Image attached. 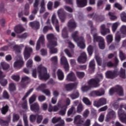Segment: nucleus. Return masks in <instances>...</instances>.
Listing matches in <instances>:
<instances>
[{
  "label": "nucleus",
  "mask_w": 126,
  "mask_h": 126,
  "mask_svg": "<svg viewBox=\"0 0 126 126\" xmlns=\"http://www.w3.org/2000/svg\"><path fill=\"white\" fill-rule=\"evenodd\" d=\"M78 7H84L87 5V0H76Z\"/></svg>",
  "instance_id": "23"
},
{
  "label": "nucleus",
  "mask_w": 126,
  "mask_h": 126,
  "mask_svg": "<svg viewBox=\"0 0 126 126\" xmlns=\"http://www.w3.org/2000/svg\"><path fill=\"white\" fill-rule=\"evenodd\" d=\"M37 119V116L36 115L32 114L30 117V120L31 123H34Z\"/></svg>",
  "instance_id": "55"
},
{
  "label": "nucleus",
  "mask_w": 126,
  "mask_h": 126,
  "mask_svg": "<svg viewBox=\"0 0 126 126\" xmlns=\"http://www.w3.org/2000/svg\"><path fill=\"white\" fill-rule=\"evenodd\" d=\"M61 109H62L59 111V114L61 116H64V115H65L67 107L66 105H63Z\"/></svg>",
  "instance_id": "33"
},
{
  "label": "nucleus",
  "mask_w": 126,
  "mask_h": 126,
  "mask_svg": "<svg viewBox=\"0 0 126 126\" xmlns=\"http://www.w3.org/2000/svg\"><path fill=\"white\" fill-rule=\"evenodd\" d=\"M30 81V78L28 76H24L22 77L21 87L22 88H26V85L29 83Z\"/></svg>",
  "instance_id": "15"
},
{
  "label": "nucleus",
  "mask_w": 126,
  "mask_h": 126,
  "mask_svg": "<svg viewBox=\"0 0 126 126\" xmlns=\"http://www.w3.org/2000/svg\"><path fill=\"white\" fill-rule=\"evenodd\" d=\"M83 102H84V104L87 105L88 106H90L92 103L90 102V100L87 97H84L83 98Z\"/></svg>",
  "instance_id": "51"
},
{
  "label": "nucleus",
  "mask_w": 126,
  "mask_h": 126,
  "mask_svg": "<svg viewBox=\"0 0 126 126\" xmlns=\"http://www.w3.org/2000/svg\"><path fill=\"white\" fill-rule=\"evenodd\" d=\"M93 19L96 20V21H99L100 22H102V21H104L105 19V17L104 15H98L97 14H95L93 17Z\"/></svg>",
  "instance_id": "30"
},
{
  "label": "nucleus",
  "mask_w": 126,
  "mask_h": 126,
  "mask_svg": "<svg viewBox=\"0 0 126 126\" xmlns=\"http://www.w3.org/2000/svg\"><path fill=\"white\" fill-rule=\"evenodd\" d=\"M0 125L1 126H8V123L6 122L5 120H3V119H0Z\"/></svg>",
  "instance_id": "57"
},
{
  "label": "nucleus",
  "mask_w": 126,
  "mask_h": 126,
  "mask_svg": "<svg viewBox=\"0 0 126 126\" xmlns=\"http://www.w3.org/2000/svg\"><path fill=\"white\" fill-rule=\"evenodd\" d=\"M67 26L70 32H71V30L75 29L77 26L76 25V23H75V21L72 19H71L68 21Z\"/></svg>",
  "instance_id": "17"
},
{
  "label": "nucleus",
  "mask_w": 126,
  "mask_h": 126,
  "mask_svg": "<svg viewBox=\"0 0 126 126\" xmlns=\"http://www.w3.org/2000/svg\"><path fill=\"white\" fill-rule=\"evenodd\" d=\"M66 80L67 81H70L74 82V81H76V77L75 76V74L73 72H71L67 74L66 78Z\"/></svg>",
  "instance_id": "18"
},
{
  "label": "nucleus",
  "mask_w": 126,
  "mask_h": 126,
  "mask_svg": "<svg viewBox=\"0 0 126 126\" xmlns=\"http://www.w3.org/2000/svg\"><path fill=\"white\" fill-rule=\"evenodd\" d=\"M93 37L94 43H96V42H97V43H100L104 40V38L101 36H98V33H97L96 32H95L93 35Z\"/></svg>",
  "instance_id": "21"
},
{
  "label": "nucleus",
  "mask_w": 126,
  "mask_h": 126,
  "mask_svg": "<svg viewBox=\"0 0 126 126\" xmlns=\"http://www.w3.org/2000/svg\"><path fill=\"white\" fill-rule=\"evenodd\" d=\"M19 119H20V115H19V114L14 113L13 114V123H16V122H18V121H19Z\"/></svg>",
  "instance_id": "41"
},
{
  "label": "nucleus",
  "mask_w": 126,
  "mask_h": 126,
  "mask_svg": "<svg viewBox=\"0 0 126 126\" xmlns=\"http://www.w3.org/2000/svg\"><path fill=\"white\" fill-rule=\"evenodd\" d=\"M88 25L91 28V32H92V34H93V33H94V32H96L97 31V30L96 29V28H94L93 27V22H92V21H88Z\"/></svg>",
  "instance_id": "40"
},
{
  "label": "nucleus",
  "mask_w": 126,
  "mask_h": 126,
  "mask_svg": "<svg viewBox=\"0 0 126 126\" xmlns=\"http://www.w3.org/2000/svg\"><path fill=\"white\" fill-rule=\"evenodd\" d=\"M4 76L2 75V77L0 78V84L1 86H6V84H7V80L3 79Z\"/></svg>",
  "instance_id": "39"
},
{
  "label": "nucleus",
  "mask_w": 126,
  "mask_h": 126,
  "mask_svg": "<svg viewBox=\"0 0 126 126\" xmlns=\"http://www.w3.org/2000/svg\"><path fill=\"white\" fill-rule=\"evenodd\" d=\"M121 18L123 22H126V13L125 12H123L121 14Z\"/></svg>",
  "instance_id": "64"
},
{
  "label": "nucleus",
  "mask_w": 126,
  "mask_h": 126,
  "mask_svg": "<svg viewBox=\"0 0 126 126\" xmlns=\"http://www.w3.org/2000/svg\"><path fill=\"white\" fill-rule=\"evenodd\" d=\"M47 8L48 10H53V2L49 1L47 3Z\"/></svg>",
  "instance_id": "63"
},
{
  "label": "nucleus",
  "mask_w": 126,
  "mask_h": 126,
  "mask_svg": "<svg viewBox=\"0 0 126 126\" xmlns=\"http://www.w3.org/2000/svg\"><path fill=\"white\" fill-rule=\"evenodd\" d=\"M75 88V83H69L65 85V89L66 91H71L72 90L74 89Z\"/></svg>",
  "instance_id": "28"
},
{
  "label": "nucleus",
  "mask_w": 126,
  "mask_h": 126,
  "mask_svg": "<svg viewBox=\"0 0 126 126\" xmlns=\"http://www.w3.org/2000/svg\"><path fill=\"white\" fill-rule=\"evenodd\" d=\"M119 75V71L118 69L113 71L108 70L105 73V76L108 79H114Z\"/></svg>",
  "instance_id": "5"
},
{
  "label": "nucleus",
  "mask_w": 126,
  "mask_h": 126,
  "mask_svg": "<svg viewBox=\"0 0 126 126\" xmlns=\"http://www.w3.org/2000/svg\"><path fill=\"white\" fill-rule=\"evenodd\" d=\"M3 97L4 99H9V94L6 91H4L3 92Z\"/></svg>",
  "instance_id": "61"
},
{
  "label": "nucleus",
  "mask_w": 126,
  "mask_h": 126,
  "mask_svg": "<svg viewBox=\"0 0 126 126\" xmlns=\"http://www.w3.org/2000/svg\"><path fill=\"white\" fill-rule=\"evenodd\" d=\"M9 109V106L8 105H6L4 106H3L2 109H0L1 113L2 115H6V113L8 112V110Z\"/></svg>",
  "instance_id": "36"
},
{
  "label": "nucleus",
  "mask_w": 126,
  "mask_h": 126,
  "mask_svg": "<svg viewBox=\"0 0 126 126\" xmlns=\"http://www.w3.org/2000/svg\"><path fill=\"white\" fill-rule=\"evenodd\" d=\"M29 25L35 30H38V29H40V22L37 21L30 22Z\"/></svg>",
  "instance_id": "20"
},
{
  "label": "nucleus",
  "mask_w": 126,
  "mask_h": 126,
  "mask_svg": "<svg viewBox=\"0 0 126 126\" xmlns=\"http://www.w3.org/2000/svg\"><path fill=\"white\" fill-rule=\"evenodd\" d=\"M87 61V55L85 52L81 54L80 56L78 58V62L80 63H85Z\"/></svg>",
  "instance_id": "16"
},
{
  "label": "nucleus",
  "mask_w": 126,
  "mask_h": 126,
  "mask_svg": "<svg viewBox=\"0 0 126 126\" xmlns=\"http://www.w3.org/2000/svg\"><path fill=\"white\" fill-rule=\"evenodd\" d=\"M32 52H33V49H32V48L29 47H25L24 55V59L26 61H27V60L30 58L31 54H32Z\"/></svg>",
  "instance_id": "10"
},
{
  "label": "nucleus",
  "mask_w": 126,
  "mask_h": 126,
  "mask_svg": "<svg viewBox=\"0 0 126 126\" xmlns=\"http://www.w3.org/2000/svg\"><path fill=\"white\" fill-rule=\"evenodd\" d=\"M62 36L64 39L68 38V33H67V30H66V27H64L62 31Z\"/></svg>",
  "instance_id": "38"
},
{
  "label": "nucleus",
  "mask_w": 126,
  "mask_h": 126,
  "mask_svg": "<svg viewBox=\"0 0 126 126\" xmlns=\"http://www.w3.org/2000/svg\"><path fill=\"white\" fill-rule=\"evenodd\" d=\"M14 31L17 34H20V33H22L24 31V28L22 26L18 25L15 27Z\"/></svg>",
  "instance_id": "25"
},
{
  "label": "nucleus",
  "mask_w": 126,
  "mask_h": 126,
  "mask_svg": "<svg viewBox=\"0 0 126 126\" xmlns=\"http://www.w3.org/2000/svg\"><path fill=\"white\" fill-rule=\"evenodd\" d=\"M47 39L48 41V44L47 45H51L54 44L55 45L57 43V41L55 40V35L53 33H49L47 35Z\"/></svg>",
  "instance_id": "13"
},
{
  "label": "nucleus",
  "mask_w": 126,
  "mask_h": 126,
  "mask_svg": "<svg viewBox=\"0 0 126 126\" xmlns=\"http://www.w3.org/2000/svg\"><path fill=\"white\" fill-rule=\"evenodd\" d=\"M118 116L121 122L126 124V113L122 108L118 110Z\"/></svg>",
  "instance_id": "7"
},
{
  "label": "nucleus",
  "mask_w": 126,
  "mask_h": 126,
  "mask_svg": "<svg viewBox=\"0 0 126 126\" xmlns=\"http://www.w3.org/2000/svg\"><path fill=\"white\" fill-rule=\"evenodd\" d=\"M107 115L111 119H114L116 118V112H115V111H114L113 110H111L108 112Z\"/></svg>",
  "instance_id": "48"
},
{
  "label": "nucleus",
  "mask_w": 126,
  "mask_h": 126,
  "mask_svg": "<svg viewBox=\"0 0 126 126\" xmlns=\"http://www.w3.org/2000/svg\"><path fill=\"white\" fill-rule=\"evenodd\" d=\"M58 46V43L55 44H47V48H49L50 54H57L58 53V48H56Z\"/></svg>",
  "instance_id": "12"
},
{
  "label": "nucleus",
  "mask_w": 126,
  "mask_h": 126,
  "mask_svg": "<svg viewBox=\"0 0 126 126\" xmlns=\"http://www.w3.org/2000/svg\"><path fill=\"white\" fill-rule=\"evenodd\" d=\"M96 62L99 66H102V59L99 56L95 57Z\"/></svg>",
  "instance_id": "52"
},
{
  "label": "nucleus",
  "mask_w": 126,
  "mask_h": 126,
  "mask_svg": "<svg viewBox=\"0 0 126 126\" xmlns=\"http://www.w3.org/2000/svg\"><path fill=\"white\" fill-rule=\"evenodd\" d=\"M16 90L15 88V85L13 83H11L9 85V90L11 92L15 91Z\"/></svg>",
  "instance_id": "56"
},
{
  "label": "nucleus",
  "mask_w": 126,
  "mask_h": 126,
  "mask_svg": "<svg viewBox=\"0 0 126 126\" xmlns=\"http://www.w3.org/2000/svg\"><path fill=\"white\" fill-rule=\"evenodd\" d=\"M108 15L110 17V19H111V20L114 21V20L117 19V16H115L114 13H113L111 12H109L108 13Z\"/></svg>",
  "instance_id": "59"
},
{
  "label": "nucleus",
  "mask_w": 126,
  "mask_h": 126,
  "mask_svg": "<svg viewBox=\"0 0 126 126\" xmlns=\"http://www.w3.org/2000/svg\"><path fill=\"white\" fill-rule=\"evenodd\" d=\"M30 8V6L29 4L27 3L25 5V12H24V15L26 16H28L29 15V8Z\"/></svg>",
  "instance_id": "44"
},
{
  "label": "nucleus",
  "mask_w": 126,
  "mask_h": 126,
  "mask_svg": "<svg viewBox=\"0 0 126 126\" xmlns=\"http://www.w3.org/2000/svg\"><path fill=\"white\" fill-rule=\"evenodd\" d=\"M76 75L80 79H82L85 76V73L84 72L77 71L76 72Z\"/></svg>",
  "instance_id": "46"
},
{
  "label": "nucleus",
  "mask_w": 126,
  "mask_h": 126,
  "mask_svg": "<svg viewBox=\"0 0 126 126\" xmlns=\"http://www.w3.org/2000/svg\"><path fill=\"white\" fill-rule=\"evenodd\" d=\"M61 64L64 65L63 67L65 69V71L67 72L69 70V65L68 64V62H67V60L65 57H62L61 59Z\"/></svg>",
  "instance_id": "11"
},
{
  "label": "nucleus",
  "mask_w": 126,
  "mask_h": 126,
  "mask_svg": "<svg viewBox=\"0 0 126 126\" xmlns=\"http://www.w3.org/2000/svg\"><path fill=\"white\" fill-rule=\"evenodd\" d=\"M101 33L103 36L107 35L110 33V29L106 28V26L104 24L100 27Z\"/></svg>",
  "instance_id": "22"
},
{
  "label": "nucleus",
  "mask_w": 126,
  "mask_h": 126,
  "mask_svg": "<svg viewBox=\"0 0 126 126\" xmlns=\"http://www.w3.org/2000/svg\"><path fill=\"white\" fill-rule=\"evenodd\" d=\"M43 121V116L38 115L36 117V123L37 124H41Z\"/></svg>",
  "instance_id": "58"
},
{
  "label": "nucleus",
  "mask_w": 126,
  "mask_h": 126,
  "mask_svg": "<svg viewBox=\"0 0 126 126\" xmlns=\"http://www.w3.org/2000/svg\"><path fill=\"white\" fill-rule=\"evenodd\" d=\"M107 104V99L104 97H101L98 100L94 101V107L96 108H99V107H102Z\"/></svg>",
  "instance_id": "6"
},
{
  "label": "nucleus",
  "mask_w": 126,
  "mask_h": 126,
  "mask_svg": "<svg viewBox=\"0 0 126 126\" xmlns=\"http://www.w3.org/2000/svg\"><path fill=\"white\" fill-rule=\"evenodd\" d=\"M58 14L61 22H64L66 17L65 11H64V10L63 9H60L58 11Z\"/></svg>",
  "instance_id": "14"
},
{
  "label": "nucleus",
  "mask_w": 126,
  "mask_h": 126,
  "mask_svg": "<svg viewBox=\"0 0 126 126\" xmlns=\"http://www.w3.org/2000/svg\"><path fill=\"white\" fill-rule=\"evenodd\" d=\"M57 76L59 80L62 81L64 79V74L63 73V71L60 69H59L57 71Z\"/></svg>",
  "instance_id": "29"
},
{
  "label": "nucleus",
  "mask_w": 126,
  "mask_h": 126,
  "mask_svg": "<svg viewBox=\"0 0 126 126\" xmlns=\"http://www.w3.org/2000/svg\"><path fill=\"white\" fill-rule=\"evenodd\" d=\"M120 77L121 78H126V69L121 68L120 71Z\"/></svg>",
  "instance_id": "45"
},
{
  "label": "nucleus",
  "mask_w": 126,
  "mask_h": 126,
  "mask_svg": "<svg viewBox=\"0 0 126 126\" xmlns=\"http://www.w3.org/2000/svg\"><path fill=\"white\" fill-rule=\"evenodd\" d=\"M75 114H76L75 107L72 106L67 111V116L68 117H73Z\"/></svg>",
  "instance_id": "27"
},
{
  "label": "nucleus",
  "mask_w": 126,
  "mask_h": 126,
  "mask_svg": "<svg viewBox=\"0 0 126 126\" xmlns=\"http://www.w3.org/2000/svg\"><path fill=\"white\" fill-rule=\"evenodd\" d=\"M103 78H104L103 74H99L98 75V78L90 80L88 82V84L89 86L97 88V87H99V86H100V84L99 83L101 80H102Z\"/></svg>",
  "instance_id": "3"
},
{
  "label": "nucleus",
  "mask_w": 126,
  "mask_h": 126,
  "mask_svg": "<svg viewBox=\"0 0 126 126\" xmlns=\"http://www.w3.org/2000/svg\"><path fill=\"white\" fill-rule=\"evenodd\" d=\"M120 32H121L122 34L126 35V26L124 25L122 26L120 29Z\"/></svg>",
  "instance_id": "62"
},
{
  "label": "nucleus",
  "mask_w": 126,
  "mask_h": 126,
  "mask_svg": "<svg viewBox=\"0 0 126 126\" xmlns=\"http://www.w3.org/2000/svg\"><path fill=\"white\" fill-rule=\"evenodd\" d=\"M117 93L119 96H124V90L123 87L120 85L116 86L115 88H112L109 90L110 95H113L114 93Z\"/></svg>",
  "instance_id": "4"
},
{
  "label": "nucleus",
  "mask_w": 126,
  "mask_h": 126,
  "mask_svg": "<svg viewBox=\"0 0 126 126\" xmlns=\"http://www.w3.org/2000/svg\"><path fill=\"white\" fill-rule=\"evenodd\" d=\"M13 49L15 51L16 54L21 53V47L17 45H15L13 47Z\"/></svg>",
  "instance_id": "37"
},
{
  "label": "nucleus",
  "mask_w": 126,
  "mask_h": 126,
  "mask_svg": "<svg viewBox=\"0 0 126 126\" xmlns=\"http://www.w3.org/2000/svg\"><path fill=\"white\" fill-rule=\"evenodd\" d=\"M98 46L99 49L101 50H104V49H105V40H103L100 42L98 43Z\"/></svg>",
  "instance_id": "53"
},
{
  "label": "nucleus",
  "mask_w": 126,
  "mask_h": 126,
  "mask_svg": "<svg viewBox=\"0 0 126 126\" xmlns=\"http://www.w3.org/2000/svg\"><path fill=\"white\" fill-rule=\"evenodd\" d=\"M51 21L52 24L54 26L58 25L59 24V20H58V19H57V16H56V14H53L52 15Z\"/></svg>",
  "instance_id": "32"
},
{
  "label": "nucleus",
  "mask_w": 126,
  "mask_h": 126,
  "mask_svg": "<svg viewBox=\"0 0 126 126\" xmlns=\"http://www.w3.org/2000/svg\"><path fill=\"white\" fill-rule=\"evenodd\" d=\"M119 57L121 60V61H125L126 60V54L123 52L122 50H120L119 51Z\"/></svg>",
  "instance_id": "49"
},
{
  "label": "nucleus",
  "mask_w": 126,
  "mask_h": 126,
  "mask_svg": "<svg viewBox=\"0 0 126 126\" xmlns=\"http://www.w3.org/2000/svg\"><path fill=\"white\" fill-rule=\"evenodd\" d=\"M83 109H84L83 107V105H82L81 103H79L77 107V113H81V112L83 111Z\"/></svg>",
  "instance_id": "50"
},
{
  "label": "nucleus",
  "mask_w": 126,
  "mask_h": 126,
  "mask_svg": "<svg viewBox=\"0 0 126 126\" xmlns=\"http://www.w3.org/2000/svg\"><path fill=\"white\" fill-rule=\"evenodd\" d=\"M74 124L77 126H81V116L80 115H77L74 118Z\"/></svg>",
  "instance_id": "31"
},
{
  "label": "nucleus",
  "mask_w": 126,
  "mask_h": 126,
  "mask_svg": "<svg viewBox=\"0 0 126 126\" xmlns=\"http://www.w3.org/2000/svg\"><path fill=\"white\" fill-rule=\"evenodd\" d=\"M89 67L90 68V73H93L95 70V61H91L89 63Z\"/></svg>",
  "instance_id": "26"
},
{
  "label": "nucleus",
  "mask_w": 126,
  "mask_h": 126,
  "mask_svg": "<svg viewBox=\"0 0 126 126\" xmlns=\"http://www.w3.org/2000/svg\"><path fill=\"white\" fill-rule=\"evenodd\" d=\"M37 71L39 73V77L40 80H47L50 78V75L47 72V68L39 66L37 68Z\"/></svg>",
  "instance_id": "2"
},
{
  "label": "nucleus",
  "mask_w": 126,
  "mask_h": 126,
  "mask_svg": "<svg viewBox=\"0 0 126 126\" xmlns=\"http://www.w3.org/2000/svg\"><path fill=\"white\" fill-rule=\"evenodd\" d=\"M72 37L75 42H77L78 47L82 50L85 49V43L83 36H78V31H76L72 33Z\"/></svg>",
  "instance_id": "1"
},
{
  "label": "nucleus",
  "mask_w": 126,
  "mask_h": 126,
  "mask_svg": "<svg viewBox=\"0 0 126 126\" xmlns=\"http://www.w3.org/2000/svg\"><path fill=\"white\" fill-rule=\"evenodd\" d=\"M1 66H2L3 70H8V68H9L10 67L9 64H8L7 63L5 62H1Z\"/></svg>",
  "instance_id": "42"
},
{
  "label": "nucleus",
  "mask_w": 126,
  "mask_h": 126,
  "mask_svg": "<svg viewBox=\"0 0 126 126\" xmlns=\"http://www.w3.org/2000/svg\"><path fill=\"white\" fill-rule=\"evenodd\" d=\"M104 94L105 90L103 89H100L98 91H93L90 93L91 96H92L93 97H95V96L100 97L103 96Z\"/></svg>",
  "instance_id": "9"
},
{
  "label": "nucleus",
  "mask_w": 126,
  "mask_h": 126,
  "mask_svg": "<svg viewBox=\"0 0 126 126\" xmlns=\"http://www.w3.org/2000/svg\"><path fill=\"white\" fill-rule=\"evenodd\" d=\"M41 44L42 46H44L45 45V36L42 34L38 38L36 46V51H39L41 48Z\"/></svg>",
  "instance_id": "8"
},
{
  "label": "nucleus",
  "mask_w": 126,
  "mask_h": 126,
  "mask_svg": "<svg viewBox=\"0 0 126 126\" xmlns=\"http://www.w3.org/2000/svg\"><path fill=\"white\" fill-rule=\"evenodd\" d=\"M70 97L72 100L77 99L79 97V93L78 91H75L70 95Z\"/></svg>",
  "instance_id": "34"
},
{
  "label": "nucleus",
  "mask_w": 126,
  "mask_h": 126,
  "mask_svg": "<svg viewBox=\"0 0 126 126\" xmlns=\"http://www.w3.org/2000/svg\"><path fill=\"white\" fill-rule=\"evenodd\" d=\"M106 38H107V43H112V42L113 41V35L109 34L108 35L106 36Z\"/></svg>",
  "instance_id": "60"
},
{
  "label": "nucleus",
  "mask_w": 126,
  "mask_h": 126,
  "mask_svg": "<svg viewBox=\"0 0 126 126\" xmlns=\"http://www.w3.org/2000/svg\"><path fill=\"white\" fill-rule=\"evenodd\" d=\"M94 48L92 45H89L87 48V51L89 56H92Z\"/></svg>",
  "instance_id": "47"
},
{
  "label": "nucleus",
  "mask_w": 126,
  "mask_h": 126,
  "mask_svg": "<svg viewBox=\"0 0 126 126\" xmlns=\"http://www.w3.org/2000/svg\"><path fill=\"white\" fill-rule=\"evenodd\" d=\"M47 88V85L46 84H41L37 88H36V91H41L43 92V90H45Z\"/></svg>",
  "instance_id": "35"
},
{
  "label": "nucleus",
  "mask_w": 126,
  "mask_h": 126,
  "mask_svg": "<svg viewBox=\"0 0 126 126\" xmlns=\"http://www.w3.org/2000/svg\"><path fill=\"white\" fill-rule=\"evenodd\" d=\"M24 64V61H23V59H21L14 63V67H17V68L20 69L23 66Z\"/></svg>",
  "instance_id": "19"
},
{
  "label": "nucleus",
  "mask_w": 126,
  "mask_h": 126,
  "mask_svg": "<svg viewBox=\"0 0 126 126\" xmlns=\"http://www.w3.org/2000/svg\"><path fill=\"white\" fill-rule=\"evenodd\" d=\"M34 90L33 88H32L31 89H30L25 94V95L24 96V97L22 98V100L24 101L26 98H27L28 97V96H29V95H30V94H31V93H32V92H33V91Z\"/></svg>",
  "instance_id": "43"
},
{
  "label": "nucleus",
  "mask_w": 126,
  "mask_h": 126,
  "mask_svg": "<svg viewBox=\"0 0 126 126\" xmlns=\"http://www.w3.org/2000/svg\"><path fill=\"white\" fill-rule=\"evenodd\" d=\"M23 121L24 122L25 126H29V125L28 124V119L27 117V115L26 114L23 115Z\"/></svg>",
  "instance_id": "54"
},
{
  "label": "nucleus",
  "mask_w": 126,
  "mask_h": 126,
  "mask_svg": "<svg viewBox=\"0 0 126 126\" xmlns=\"http://www.w3.org/2000/svg\"><path fill=\"white\" fill-rule=\"evenodd\" d=\"M31 110L34 113H38L40 108L39 107V104L37 103H34L31 105Z\"/></svg>",
  "instance_id": "24"
}]
</instances>
